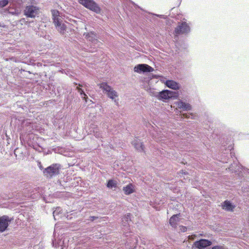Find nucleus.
<instances>
[{
    "label": "nucleus",
    "mask_w": 249,
    "mask_h": 249,
    "mask_svg": "<svg viewBox=\"0 0 249 249\" xmlns=\"http://www.w3.org/2000/svg\"><path fill=\"white\" fill-rule=\"evenodd\" d=\"M60 165L58 164H53L43 170L44 176L47 178H52L59 174Z\"/></svg>",
    "instance_id": "1"
},
{
    "label": "nucleus",
    "mask_w": 249,
    "mask_h": 249,
    "mask_svg": "<svg viewBox=\"0 0 249 249\" xmlns=\"http://www.w3.org/2000/svg\"><path fill=\"white\" fill-rule=\"evenodd\" d=\"M78 2L86 8L96 14H100L101 13V8L93 0H78Z\"/></svg>",
    "instance_id": "2"
},
{
    "label": "nucleus",
    "mask_w": 249,
    "mask_h": 249,
    "mask_svg": "<svg viewBox=\"0 0 249 249\" xmlns=\"http://www.w3.org/2000/svg\"><path fill=\"white\" fill-rule=\"evenodd\" d=\"M190 31V28L188 23L185 21L178 22L177 27L174 30V35L178 36L179 35L188 34Z\"/></svg>",
    "instance_id": "3"
},
{
    "label": "nucleus",
    "mask_w": 249,
    "mask_h": 249,
    "mask_svg": "<svg viewBox=\"0 0 249 249\" xmlns=\"http://www.w3.org/2000/svg\"><path fill=\"white\" fill-rule=\"evenodd\" d=\"M39 12V8L36 6L29 5L27 6L24 10V15L29 18H34L38 14Z\"/></svg>",
    "instance_id": "4"
},
{
    "label": "nucleus",
    "mask_w": 249,
    "mask_h": 249,
    "mask_svg": "<svg viewBox=\"0 0 249 249\" xmlns=\"http://www.w3.org/2000/svg\"><path fill=\"white\" fill-rule=\"evenodd\" d=\"M98 86L100 88L106 92L108 96L110 98L114 99L116 97H118L117 92L115 90H113L111 87L108 85L107 83H102L99 84Z\"/></svg>",
    "instance_id": "5"
},
{
    "label": "nucleus",
    "mask_w": 249,
    "mask_h": 249,
    "mask_svg": "<svg viewBox=\"0 0 249 249\" xmlns=\"http://www.w3.org/2000/svg\"><path fill=\"white\" fill-rule=\"evenodd\" d=\"M211 245V241L207 239H201L195 242L193 244V247L198 249H203L210 246Z\"/></svg>",
    "instance_id": "6"
},
{
    "label": "nucleus",
    "mask_w": 249,
    "mask_h": 249,
    "mask_svg": "<svg viewBox=\"0 0 249 249\" xmlns=\"http://www.w3.org/2000/svg\"><path fill=\"white\" fill-rule=\"evenodd\" d=\"M134 70L135 72L140 73L141 72H152L154 69L147 64H138L136 66Z\"/></svg>",
    "instance_id": "7"
},
{
    "label": "nucleus",
    "mask_w": 249,
    "mask_h": 249,
    "mask_svg": "<svg viewBox=\"0 0 249 249\" xmlns=\"http://www.w3.org/2000/svg\"><path fill=\"white\" fill-rule=\"evenodd\" d=\"M10 221L7 216L4 215L0 217V232H2L6 230Z\"/></svg>",
    "instance_id": "8"
},
{
    "label": "nucleus",
    "mask_w": 249,
    "mask_h": 249,
    "mask_svg": "<svg viewBox=\"0 0 249 249\" xmlns=\"http://www.w3.org/2000/svg\"><path fill=\"white\" fill-rule=\"evenodd\" d=\"M124 193L126 195H129L135 192V186L132 183H129L123 188Z\"/></svg>",
    "instance_id": "9"
},
{
    "label": "nucleus",
    "mask_w": 249,
    "mask_h": 249,
    "mask_svg": "<svg viewBox=\"0 0 249 249\" xmlns=\"http://www.w3.org/2000/svg\"><path fill=\"white\" fill-rule=\"evenodd\" d=\"M132 144L138 151L144 152V147L142 142L139 140L135 139L132 142Z\"/></svg>",
    "instance_id": "10"
},
{
    "label": "nucleus",
    "mask_w": 249,
    "mask_h": 249,
    "mask_svg": "<svg viewBox=\"0 0 249 249\" xmlns=\"http://www.w3.org/2000/svg\"><path fill=\"white\" fill-rule=\"evenodd\" d=\"M180 215V213L177 214H174L171 216V217L169 219V224L173 227L176 228L177 227L178 223L179 221L178 217Z\"/></svg>",
    "instance_id": "11"
},
{
    "label": "nucleus",
    "mask_w": 249,
    "mask_h": 249,
    "mask_svg": "<svg viewBox=\"0 0 249 249\" xmlns=\"http://www.w3.org/2000/svg\"><path fill=\"white\" fill-rule=\"evenodd\" d=\"M176 105L178 108H182L184 110H189L191 109V106L188 103H186L182 101H178L176 103Z\"/></svg>",
    "instance_id": "12"
},
{
    "label": "nucleus",
    "mask_w": 249,
    "mask_h": 249,
    "mask_svg": "<svg viewBox=\"0 0 249 249\" xmlns=\"http://www.w3.org/2000/svg\"><path fill=\"white\" fill-rule=\"evenodd\" d=\"M172 97L171 91L165 90L160 92L159 98L162 99H168Z\"/></svg>",
    "instance_id": "13"
},
{
    "label": "nucleus",
    "mask_w": 249,
    "mask_h": 249,
    "mask_svg": "<svg viewBox=\"0 0 249 249\" xmlns=\"http://www.w3.org/2000/svg\"><path fill=\"white\" fill-rule=\"evenodd\" d=\"M165 84L167 87L173 89H178L179 88L178 84L173 80H167Z\"/></svg>",
    "instance_id": "14"
},
{
    "label": "nucleus",
    "mask_w": 249,
    "mask_h": 249,
    "mask_svg": "<svg viewBox=\"0 0 249 249\" xmlns=\"http://www.w3.org/2000/svg\"><path fill=\"white\" fill-rule=\"evenodd\" d=\"M222 206L223 209L229 211H233L234 208V206H233L231 203L228 201H225Z\"/></svg>",
    "instance_id": "15"
},
{
    "label": "nucleus",
    "mask_w": 249,
    "mask_h": 249,
    "mask_svg": "<svg viewBox=\"0 0 249 249\" xmlns=\"http://www.w3.org/2000/svg\"><path fill=\"white\" fill-rule=\"evenodd\" d=\"M96 35L93 32L88 33L86 35V38L91 42L94 41V40L97 41V39H95Z\"/></svg>",
    "instance_id": "16"
},
{
    "label": "nucleus",
    "mask_w": 249,
    "mask_h": 249,
    "mask_svg": "<svg viewBox=\"0 0 249 249\" xmlns=\"http://www.w3.org/2000/svg\"><path fill=\"white\" fill-rule=\"evenodd\" d=\"M107 186L109 188H116L117 186V182L114 180L110 179L107 181Z\"/></svg>",
    "instance_id": "17"
},
{
    "label": "nucleus",
    "mask_w": 249,
    "mask_h": 249,
    "mask_svg": "<svg viewBox=\"0 0 249 249\" xmlns=\"http://www.w3.org/2000/svg\"><path fill=\"white\" fill-rule=\"evenodd\" d=\"M51 12L53 16V19L57 18H60L59 12L58 10H52Z\"/></svg>",
    "instance_id": "18"
},
{
    "label": "nucleus",
    "mask_w": 249,
    "mask_h": 249,
    "mask_svg": "<svg viewBox=\"0 0 249 249\" xmlns=\"http://www.w3.org/2000/svg\"><path fill=\"white\" fill-rule=\"evenodd\" d=\"M55 26L57 27L61 25L60 18H57L53 19Z\"/></svg>",
    "instance_id": "19"
},
{
    "label": "nucleus",
    "mask_w": 249,
    "mask_h": 249,
    "mask_svg": "<svg viewBox=\"0 0 249 249\" xmlns=\"http://www.w3.org/2000/svg\"><path fill=\"white\" fill-rule=\"evenodd\" d=\"M59 27V29H58L59 31L61 34H64L65 31L66 30V27L64 24H61L60 26H58Z\"/></svg>",
    "instance_id": "20"
},
{
    "label": "nucleus",
    "mask_w": 249,
    "mask_h": 249,
    "mask_svg": "<svg viewBox=\"0 0 249 249\" xmlns=\"http://www.w3.org/2000/svg\"><path fill=\"white\" fill-rule=\"evenodd\" d=\"M8 3V0H0V7L3 8L6 6Z\"/></svg>",
    "instance_id": "21"
},
{
    "label": "nucleus",
    "mask_w": 249,
    "mask_h": 249,
    "mask_svg": "<svg viewBox=\"0 0 249 249\" xmlns=\"http://www.w3.org/2000/svg\"><path fill=\"white\" fill-rule=\"evenodd\" d=\"M78 86L79 87H77L76 89L78 90V92L80 93L81 95L82 96L84 94H85V92H84L83 90L79 87H82V85L79 84Z\"/></svg>",
    "instance_id": "22"
},
{
    "label": "nucleus",
    "mask_w": 249,
    "mask_h": 249,
    "mask_svg": "<svg viewBox=\"0 0 249 249\" xmlns=\"http://www.w3.org/2000/svg\"><path fill=\"white\" fill-rule=\"evenodd\" d=\"M212 249H228L227 248L225 247L224 246H220L217 245L213 246Z\"/></svg>",
    "instance_id": "23"
},
{
    "label": "nucleus",
    "mask_w": 249,
    "mask_h": 249,
    "mask_svg": "<svg viewBox=\"0 0 249 249\" xmlns=\"http://www.w3.org/2000/svg\"><path fill=\"white\" fill-rule=\"evenodd\" d=\"M196 236L195 234H193V235H189L188 236V239H190V240H194Z\"/></svg>",
    "instance_id": "24"
},
{
    "label": "nucleus",
    "mask_w": 249,
    "mask_h": 249,
    "mask_svg": "<svg viewBox=\"0 0 249 249\" xmlns=\"http://www.w3.org/2000/svg\"><path fill=\"white\" fill-rule=\"evenodd\" d=\"M180 230L182 231L185 232L187 231V228L185 226H182L180 227Z\"/></svg>",
    "instance_id": "25"
},
{
    "label": "nucleus",
    "mask_w": 249,
    "mask_h": 249,
    "mask_svg": "<svg viewBox=\"0 0 249 249\" xmlns=\"http://www.w3.org/2000/svg\"><path fill=\"white\" fill-rule=\"evenodd\" d=\"M83 97H82L83 98V99L86 102H87V99L88 98L87 95L85 93L83 95Z\"/></svg>",
    "instance_id": "26"
},
{
    "label": "nucleus",
    "mask_w": 249,
    "mask_h": 249,
    "mask_svg": "<svg viewBox=\"0 0 249 249\" xmlns=\"http://www.w3.org/2000/svg\"><path fill=\"white\" fill-rule=\"evenodd\" d=\"M130 213H127L125 217L127 221L128 219H130Z\"/></svg>",
    "instance_id": "27"
},
{
    "label": "nucleus",
    "mask_w": 249,
    "mask_h": 249,
    "mask_svg": "<svg viewBox=\"0 0 249 249\" xmlns=\"http://www.w3.org/2000/svg\"><path fill=\"white\" fill-rule=\"evenodd\" d=\"M96 218H97V217H96L92 216V217H91V218H92V219H91V220H93L95 219Z\"/></svg>",
    "instance_id": "28"
},
{
    "label": "nucleus",
    "mask_w": 249,
    "mask_h": 249,
    "mask_svg": "<svg viewBox=\"0 0 249 249\" xmlns=\"http://www.w3.org/2000/svg\"><path fill=\"white\" fill-rule=\"evenodd\" d=\"M183 116L184 117H185V118H187L188 117L187 115H186V114H183Z\"/></svg>",
    "instance_id": "29"
},
{
    "label": "nucleus",
    "mask_w": 249,
    "mask_h": 249,
    "mask_svg": "<svg viewBox=\"0 0 249 249\" xmlns=\"http://www.w3.org/2000/svg\"><path fill=\"white\" fill-rule=\"evenodd\" d=\"M39 168H40V169L41 170L43 169V167H42V166L41 165H40V166H39Z\"/></svg>",
    "instance_id": "30"
},
{
    "label": "nucleus",
    "mask_w": 249,
    "mask_h": 249,
    "mask_svg": "<svg viewBox=\"0 0 249 249\" xmlns=\"http://www.w3.org/2000/svg\"><path fill=\"white\" fill-rule=\"evenodd\" d=\"M21 21H24V18H22L20 20Z\"/></svg>",
    "instance_id": "31"
}]
</instances>
